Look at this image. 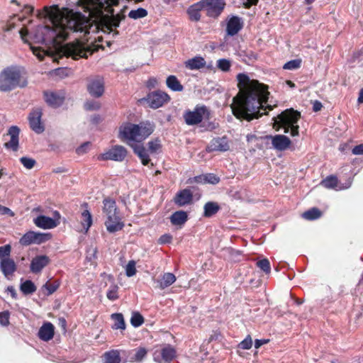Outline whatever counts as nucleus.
Masks as SVG:
<instances>
[{"mask_svg":"<svg viewBox=\"0 0 363 363\" xmlns=\"http://www.w3.org/2000/svg\"><path fill=\"white\" fill-rule=\"evenodd\" d=\"M147 352V350L144 347L138 348L133 354L130 355V362L138 363L141 362L146 357Z\"/></svg>","mask_w":363,"mask_h":363,"instance_id":"40","label":"nucleus"},{"mask_svg":"<svg viewBox=\"0 0 363 363\" xmlns=\"http://www.w3.org/2000/svg\"><path fill=\"white\" fill-rule=\"evenodd\" d=\"M229 150L228 140L227 137L215 138L211 140L206 147V150L211 152H225Z\"/></svg>","mask_w":363,"mask_h":363,"instance_id":"18","label":"nucleus"},{"mask_svg":"<svg viewBox=\"0 0 363 363\" xmlns=\"http://www.w3.org/2000/svg\"><path fill=\"white\" fill-rule=\"evenodd\" d=\"M60 285V281L59 280H55L52 283L46 282L42 286V289H45L47 291L46 295L50 296L57 290Z\"/></svg>","mask_w":363,"mask_h":363,"instance_id":"42","label":"nucleus"},{"mask_svg":"<svg viewBox=\"0 0 363 363\" xmlns=\"http://www.w3.org/2000/svg\"><path fill=\"white\" fill-rule=\"evenodd\" d=\"M321 216V211L317 208H312L302 214V217L308 220H313Z\"/></svg>","mask_w":363,"mask_h":363,"instance_id":"41","label":"nucleus"},{"mask_svg":"<svg viewBox=\"0 0 363 363\" xmlns=\"http://www.w3.org/2000/svg\"><path fill=\"white\" fill-rule=\"evenodd\" d=\"M176 277L174 274L170 272L164 273L162 276L160 281H159L160 288L164 289L171 286L176 281Z\"/></svg>","mask_w":363,"mask_h":363,"instance_id":"36","label":"nucleus"},{"mask_svg":"<svg viewBox=\"0 0 363 363\" xmlns=\"http://www.w3.org/2000/svg\"><path fill=\"white\" fill-rule=\"evenodd\" d=\"M220 182V179L218 177L215 175L214 174H205L204 178V184L209 183L212 184H216Z\"/></svg>","mask_w":363,"mask_h":363,"instance_id":"56","label":"nucleus"},{"mask_svg":"<svg viewBox=\"0 0 363 363\" xmlns=\"http://www.w3.org/2000/svg\"><path fill=\"white\" fill-rule=\"evenodd\" d=\"M111 318L114 321V323L112 326L113 329L125 330V323L123 315L121 313H113L111 315Z\"/></svg>","mask_w":363,"mask_h":363,"instance_id":"39","label":"nucleus"},{"mask_svg":"<svg viewBox=\"0 0 363 363\" xmlns=\"http://www.w3.org/2000/svg\"><path fill=\"white\" fill-rule=\"evenodd\" d=\"M175 354L174 349L170 345H167L160 352L162 359L157 360V356H155L154 359L159 363H169L174 358Z\"/></svg>","mask_w":363,"mask_h":363,"instance_id":"28","label":"nucleus"},{"mask_svg":"<svg viewBox=\"0 0 363 363\" xmlns=\"http://www.w3.org/2000/svg\"><path fill=\"white\" fill-rule=\"evenodd\" d=\"M43 111L41 108H35L28 115L30 128L37 134L44 132L45 126L41 121Z\"/></svg>","mask_w":363,"mask_h":363,"instance_id":"11","label":"nucleus"},{"mask_svg":"<svg viewBox=\"0 0 363 363\" xmlns=\"http://www.w3.org/2000/svg\"><path fill=\"white\" fill-rule=\"evenodd\" d=\"M302 60L299 58L294 59L286 62L283 65L284 69L296 70L301 67Z\"/></svg>","mask_w":363,"mask_h":363,"instance_id":"44","label":"nucleus"},{"mask_svg":"<svg viewBox=\"0 0 363 363\" xmlns=\"http://www.w3.org/2000/svg\"><path fill=\"white\" fill-rule=\"evenodd\" d=\"M33 223L38 228L42 229H52L57 227L60 223L58 219H54L43 215L35 218Z\"/></svg>","mask_w":363,"mask_h":363,"instance_id":"22","label":"nucleus"},{"mask_svg":"<svg viewBox=\"0 0 363 363\" xmlns=\"http://www.w3.org/2000/svg\"><path fill=\"white\" fill-rule=\"evenodd\" d=\"M237 79L240 92L234 97L232 104V111L236 118L250 121L265 114L267 109H272L271 106H264L269 92L263 84L250 79L244 73L238 74Z\"/></svg>","mask_w":363,"mask_h":363,"instance_id":"2","label":"nucleus"},{"mask_svg":"<svg viewBox=\"0 0 363 363\" xmlns=\"http://www.w3.org/2000/svg\"><path fill=\"white\" fill-rule=\"evenodd\" d=\"M125 16L123 13H117L112 15L110 19V26L112 28H118L120 26L121 22L124 20Z\"/></svg>","mask_w":363,"mask_h":363,"instance_id":"47","label":"nucleus"},{"mask_svg":"<svg viewBox=\"0 0 363 363\" xmlns=\"http://www.w3.org/2000/svg\"><path fill=\"white\" fill-rule=\"evenodd\" d=\"M28 80L23 76V69L17 65L5 67L0 72V91L9 92L17 88H24Z\"/></svg>","mask_w":363,"mask_h":363,"instance_id":"3","label":"nucleus"},{"mask_svg":"<svg viewBox=\"0 0 363 363\" xmlns=\"http://www.w3.org/2000/svg\"><path fill=\"white\" fill-rule=\"evenodd\" d=\"M170 99L169 95L161 91H156L150 93L146 99L150 107L152 108H158L163 106L165 102Z\"/></svg>","mask_w":363,"mask_h":363,"instance_id":"14","label":"nucleus"},{"mask_svg":"<svg viewBox=\"0 0 363 363\" xmlns=\"http://www.w3.org/2000/svg\"><path fill=\"white\" fill-rule=\"evenodd\" d=\"M16 269V264L12 259H4L0 261V269L7 279H11Z\"/></svg>","mask_w":363,"mask_h":363,"instance_id":"24","label":"nucleus"},{"mask_svg":"<svg viewBox=\"0 0 363 363\" xmlns=\"http://www.w3.org/2000/svg\"><path fill=\"white\" fill-rule=\"evenodd\" d=\"M48 15L52 23L48 26H38L30 34L28 30H20V35L25 43H28L27 36L34 43L45 45L48 47L56 46L58 40H65L69 31L86 33L87 31V18L81 11H74L68 8L60 9L54 6L48 11Z\"/></svg>","mask_w":363,"mask_h":363,"instance_id":"1","label":"nucleus"},{"mask_svg":"<svg viewBox=\"0 0 363 363\" xmlns=\"http://www.w3.org/2000/svg\"><path fill=\"white\" fill-rule=\"evenodd\" d=\"M89 144V143H84V144H82L81 146H79L77 149V152L78 154H83V153L86 152V148H87Z\"/></svg>","mask_w":363,"mask_h":363,"instance_id":"64","label":"nucleus"},{"mask_svg":"<svg viewBox=\"0 0 363 363\" xmlns=\"http://www.w3.org/2000/svg\"><path fill=\"white\" fill-rule=\"evenodd\" d=\"M193 200V194L189 189L179 191L174 199V203L179 206L190 204Z\"/></svg>","mask_w":363,"mask_h":363,"instance_id":"25","label":"nucleus"},{"mask_svg":"<svg viewBox=\"0 0 363 363\" xmlns=\"http://www.w3.org/2000/svg\"><path fill=\"white\" fill-rule=\"evenodd\" d=\"M133 152L140 158L143 165H147L150 161L148 150L143 145L135 144L132 145Z\"/></svg>","mask_w":363,"mask_h":363,"instance_id":"30","label":"nucleus"},{"mask_svg":"<svg viewBox=\"0 0 363 363\" xmlns=\"http://www.w3.org/2000/svg\"><path fill=\"white\" fill-rule=\"evenodd\" d=\"M30 49L33 51V53L40 60H43V57L45 56V52L44 50H41L40 49H38V48L33 46L30 43Z\"/></svg>","mask_w":363,"mask_h":363,"instance_id":"58","label":"nucleus"},{"mask_svg":"<svg viewBox=\"0 0 363 363\" xmlns=\"http://www.w3.org/2000/svg\"><path fill=\"white\" fill-rule=\"evenodd\" d=\"M9 312H0V324L3 326H7L9 324Z\"/></svg>","mask_w":363,"mask_h":363,"instance_id":"57","label":"nucleus"},{"mask_svg":"<svg viewBox=\"0 0 363 363\" xmlns=\"http://www.w3.org/2000/svg\"><path fill=\"white\" fill-rule=\"evenodd\" d=\"M188 218L186 212L178 211L172 213L170 217L171 223L174 225H182L186 223Z\"/></svg>","mask_w":363,"mask_h":363,"instance_id":"33","label":"nucleus"},{"mask_svg":"<svg viewBox=\"0 0 363 363\" xmlns=\"http://www.w3.org/2000/svg\"><path fill=\"white\" fill-rule=\"evenodd\" d=\"M147 145L149 150L152 153L157 152L161 147L160 141L158 139L150 141Z\"/></svg>","mask_w":363,"mask_h":363,"instance_id":"55","label":"nucleus"},{"mask_svg":"<svg viewBox=\"0 0 363 363\" xmlns=\"http://www.w3.org/2000/svg\"><path fill=\"white\" fill-rule=\"evenodd\" d=\"M186 67L191 69H199L201 68H203L206 65V61L203 57L201 56H196L191 59L188 60L185 62Z\"/></svg>","mask_w":363,"mask_h":363,"instance_id":"32","label":"nucleus"},{"mask_svg":"<svg viewBox=\"0 0 363 363\" xmlns=\"http://www.w3.org/2000/svg\"><path fill=\"white\" fill-rule=\"evenodd\" d=\"M352 152L353 155H363V143L356 145L353 147Z\"/></svg>","mask_w":363,"mask_h":363,"instance_id":"61","label":"nucleus"},{"mask_svg":"<svg viewBox=\"0 0 363 363\" xmlns=\"http://www.w3.org/2000/svg\"><path fill=\"white\" fill-rule=\"evenodd\" d=\"M231 67V62L227 59H219L217 61V67L223 72H228Z\"/></svg>","mask_w":363,"mask_h":363,"instance_id":"48","label":"nucleus"},{"mask_svg":"<svg viewBox=\"0 0 363 363\" xmlns=\"http://www.w3.org/2000/svg\"><path fill=\"white\" fill-rule=\"evenodd\" d=\"M54 326L50 323H46L42 325L38 331V337L40 340L48 341L54 336Z\"/></svg>","mask_w":363,"mask_h":363,"instance_id":"29","label":"nucleus"},{"mask_svg":"<svg viewBox=\"0 0 363 363\" xmlns=\"http://www.w3.org/2000/svg\"><path fill=\"white\" fill-rule=\"evenodd\" d=\"M44 98L45 102L51 107H60L64 102V97L60 96L55 92L45 91Z\"/></svg>","mask_w":363,"mask_h":363,"instance_id":"26","label":"nucleus"},{"mask_svg":"<svg viewBox=\"0 0 363 363\" xmlns=\"http://www.w3.org/2000/svg\"><path fill=\"white\" fill-rule=\"evenodd\" d=\"M50 262L48 256L45 255H37L31 260L30 270L33 274H38L45 268Z\"/></svg>","mask_w":363,"mask_h":363,"instance_id":"20","label":"nucleus"},{"mask_svg":"<svg viewBox=\"0 0 363 363\" xmlns=\"http://www.w3.org/2000/svg\"><path fill=\"white\" fill-rule=\"evenodd\" d=\"M144 322V318L138 312H133L130 318V323L135 327L138 328Z\"/></svg>","mask_w":363,"mask_h":363,"instance_id":"46","label":"nucleus"},{"mask_svg":"<svg viewBox=\"0 0 363 363\" xmlns=\"http://www.w3.org/2000/svg\"><path fill=\"white\" fill-rule=\"evenodd\" d=\"M136 130V124L124 123L119 128V138L132 147V145L137 144Z\"/></svg>","mask_w":363,"mask_h":363,"instance_id":"10","label":"nucleus"},{"mask_svg":"<svg viewBox=\"0 0 363 363\" xmlns=\"http://www.w3.org/2000/svg\"><path fill=\"white\" fill-rule=\"evenodd\" d=\"M85 109L87 111H94L99 108V104L95 101H87L84 104Z\"/></svg>","mask_w":363,"mask_h":363,"instance_id":"59","label":"nucleus"},{"mask_svg":"<svg viewBox=\"0 0 363 363\" xmlns=\"http://www.w3.org/2000/svg\"><path fill=\"white\" fill-rule=\"evenodd\" d=\"M267 138L271 140L273 147L279 151L287 150L291 143V140L284 135H269Z\"/></svg>","mask_w":363,"mask_h":363,"instance_id":"19","label":"nucleus"},{"mask_svg":"<svg viewBox=\"0 0 363 363\" xmlns=\"http://www.w3.org/2000/svg\"><path fill=\"white\" fill-rule=\"evenodd\" d=\"M118 286L116 284L111 285L107 291L106 296L111 301H115L118 299Z\"/></svg>","mask_w":363,"mask_h":363,"instance_id":"49","label":"nucleus"},{"mask_svg":"<svg viewBox=\"0 0 363 363\" xmlns=\"http://www.w3.org/2000/svg\"><path fill=\"white\" fill-rule=\"evenodd\" d=\"M37 289L36 286L31 280L23 281L21 279L20 290L23 295L28 296L33 294Z\"/></svg>","mask_w":363,"mask_h":363,"instance_id":"35","label":"nucleus"},{"mask_svg":"<svg viewBox=\"0 0 363 363\" xmlns=\"http://www.w3.org/2000/svg\"><path fill=\"white\" fill-rule=\"evenodd\" d=\"M51 238V234L48 233H40L35 231H28L20 239L19 242L23 246H28L31 244H42Z\"/></svg>","mask_w":363,"mask_h":363,"instance_id":"8","label":"nucleus"},{"mask_svg":"<svg viewBox=\"0 0 363 363\" xmlns=\"http://www.w3.org/2000/svg\"><path fill=\"white\" fill-rule=\"evenodd\" d=\"M135 262L130 260L125 267V274L128 277H131L136 274Z\"/></svg>","mask_w":363,"mask_h":363,"instance_id":"51","label":"nucleus"},{"mask_svg":"<svg viewBox=\"0 0 363 363\" xmlns=\"http://www.w3.org/2000/svg\"><path fill=\"white\" fill-rule=\"evenodd\" d=\"M300 113L293 109H287L274 118V127L278 130L284 128V133H289L291 136L298 135L299 126L297 125Z\"/></svg>","mask_w":363,"mask_h":363,"instance_id":"4","label":"nucleus"},{"mask_svg":"<svg viewBox=\"0 0 363 363\" xmlns=\"http://www.w3.org/2000/svg\"><path fill=\"white\" fill-rule=\"evenodd\" d=\"M203 10V7L201 1L191 5L186 10L190 21L198 22L201 20V11Z\"/></svg>","mask_w":363,"mask_h":363,"instance_id":"27","label":"nucleus"},{"mask_svg":"<svg viewBox=\"0 0 363 363\" xmlns=\"http://www.w3.org/2000/svg\"><path fill=\"white\" fill-rule=\"evenodd\" d=\"M11 251V247L10 245H5L0 247V261L4 259H11L10 254Z\"/></svg>","mask_w":363,"mask_h":363,"instance_id":"50","label":"nucleus"},{"mask_svg":"<svg viewBox=\"0 0 363 363\" xmlns=\"http://www.w3.org/2000/svg\"><path fill=\"white\" fill-rule=\"evenodd\" d=\"M6 291H8V292H9L11 294V297L13 299H17L18 298L17 293H16V289H14L13 286H8L6 288Z\"/></svg>","mask_w":363,"mask_h":363,"instance_id":"62","label":"nucleus"},{"mask_svg":"<svg viewBox=\"0 0 363 363\" xmlns=\"http://www.w3.org/2000/svg\"><path fill=\"white\" fill-rule=\"evenodd\" d=\"M20 162L23 165V167L28 169H32L36 163L34 159L28 157H21Z\"/></svg>","mask_w":363,"mask_h":363,"instance_id":"53","label":"nucleus"},{"mask_svg":"<svg viewBox=\"0 0 363 363\" xmlns=\"http://www.w3.org/2000/svg\"><path fill=\"white\" fill-rule=\"evenodd\" d=\"M257 265L259 268H260L266 274H269L271 271L269 261L266 258L258 261L257 262Z\"/></svg>","mask_w":363,"mask_h":363,"instance_id":"52","label":"nucleus"},{"mask_svg":"<svg viewBox=\"0 0 363 363\" xmlns=\"http://www.w3.org/2000/svg\"><path fill=\"white\" fill-rule=\"evenodd\" d=\"M65 54L72 57L74 60L79 58H87L89 50L85 49L84 46L79 42L75 43H69L65 48Z\"/></svg>","mask_w":363,"mask_h":363,"instance_id":"12","label":"nucleus"},{"mask_svg":"<svg viewBox=\"0 0 363 363\" xmlns=\"http://www.w3.org/2000/svg\"><path fill=\"white\" fill-rule=\"evenodd\" d=\"M147 11L143 8H138L135 10H131L128 13V17L133 19H139L147 16Z\"/></svg>","mask_w":363,"mask_h":363,"instance_id":"43","label":"nucleus"},{"mask_svg":"<svg viewBox=\"0 0 363 363\" xmlns=\"http://www.w3.org/2000/svg\"><path fill=\"white\" fill-rule=\"evenodd\" d=\"M252 340L250 335H247L242 341L240 342L238 347L242 350H249L252 347Z\"/></svg>","mask_w":363,"mask_h":363,"instance_id":"54","label":"nucleus"},{"mask_svg":"<svg viewBox=\"0 0 363 363\" xmlns=\"http://www.w3.org/2000/svg\"><path fill=\"white\" fill-rule=\"evenodd\" d=\"M183 118L186 125H195L201 123L203 120L211 118V111L205 105L198 104L194 110H187L184 112Z\"/></svg>","mask_w":363,"mask_h":363,"instance_id":"6","label":"nucleus"},{"mask_svg":"<svg viewBox=\"0 0 363 363\" xmlns=\"http://www.w3.org/2000/svg\"><path fill=\"white\" fill-rule=\"evenodd\" d=\"M243 27L242 19L237 16H230L226 20V34L234 36L242 30Z\"/></svg>","mask_w":363,"mask_h":363,"instance_id":"15","label":"nucleus"},{"mask_svg":"<svg viewBox=\"0 0 363 363\" xmlns=\"http://www.w3.org/2000/svg\"><path fill=\"white\" fill-rule=\"evenodd\" d=\"M219 126V124L216 121H209L206 120V121L203 122L200 127L202 128L204 131H213L216 129H217Z\"/></svg>","mask_w":363,"mask_h":363,"instance_id":"45","label":"nucleus"},{"mask_svg":"<svg viewBox=\"0 0 363 363\" xmlns=\"http://www.w3.org/2000/svg\"><path fill=\"white\" fill-rule=\"evenodd\" d=\"M321 185L326 189H335L336 190H343L350 188L352 185V180L348 179L345 184L338 185V179L335 176H328L321 182Z\"/></svg>","mask_w":363,"mask_h":363,"instance_id":"21","label":"nucleus"},{"mask_svg":"<svg viewBox=\"0 0 363 363\" xmlns=\"http://www.w3.org/2000/svg\"><path fill=\"white\" fill-rule=\"evenodd\" d=\"M105 363H120L121 357L118 350H113L104 354Z\"/></svg>","mask_w":363,"mask_h":363,"instance_id":"38","label":"nucleus"},{"mask_svg":"<svg viewBox=\"0 0 363 363\" xmlns=\"http://www.w3.org/2000/svg\"><path fill=\"white\" fill-rule=\"evenodd\" d=\"M127 150L122 145H113L99 156L100 160H113L122 162L127 156Z\"/></svg>","mask_w":363,"mask_h":363,"instance_id":"9","label":"nucleus"},{"mask_svg":"<svg viewBox=\"0 0 363 363\" xmlns=\"http://www.w3.org/2000/svg\"><path fill=\"white\" fill-rule=\"evenodd\" d=\"M220 208V206L216 202L208 201L203 206V216L212 217L219 211Z\"/></svg>","mask_w":363,"mask_h":363,"instance_id":"34","label":"nucleus"},{"mask_svg":"<svg viewBox=\"0 0 363 363\" xmlns=\"http://www.w3.org/2000/svg\"><path fill=\"white\" fill-rule=\"evenodd\" d=\"M89 94L95 98H99L104 92V79L99 76L90 78L87 84Z\"/></svg>","mask_w":363,"mask_h":363,"instance_id":"13","label":"nucleus"},{"mask_svg":"<svg viewBox=\"0 0 363 363\" xmlns=\"http://www.w3.org/2000/svg\"><path fill=\"white\" fill-rule=\"evenodd\" d=\"M172 240V237L170 235L164 234L160 238L159 242L160 244H167L171 242Z\"/></svg>","mask_w":363,"mask_h":363,"instance_id":"60","label":"nucleus"},{"mask_svg":"<svg viewBox=\"0 0 363 363\" xmlns=\"http://www.w3.org/2000/svg\"><path fill=\"white\" fill-rule=\"evenodd\" d=\"M83 206L87 208V203H84ZM81 224L85 233H87L92 225V216L89 211L86 208L81 213Z\"/></svg>","mask_w":363,"mask_h":363,"instance_id":"31","label":"nucleus"},{"mask_svg":"<svg viewBox=\"0 0 363 363\" xmlns=\"http://www.w3.org/2000/svg\"><path fill=\"white\" fill-rule=\"evenodd\" d=\"M109 1L113 5L118 4V0H85V2L82 4V9L84 12L91 14L95 11L102 9Z\"/></svg>","mask_w":363,"mask_h":363,"instance_id":"16","label":"nucleus"},{"mask_svg":"<svg viewBox=\"0 0 363 363\" xmlns=\"http://www.w3.org/2000/svg\"><path fill=\"white\" fill-rule=\"evenodd\" d=\"M20 129L18 126L12 125L8 130V135L11 137L9 142L4 144L6 149H11L13 151H17L19 145Z\"/></svg>","mask_w":363,"mask_h":363,"instance_id":"23","label":"nucleus"},{"mask_svg":"<svg viewBox=\"0 0 363 363\" xmlns=\"http://www.w3.org/2000/svg\"><path fill=\"white\" fill-rule=\"evenodd\" d=\"M269 342V340H265V339H257L255 340V347L258 349L259 347H260L262 345L264 344H266Z\"/></svg>","mask_w":363,"mask_h":363,"instance_id":"63","label":"nucleus"},{"mask_svg":"<svg viewBox=\"0 0 363 363\" xmlns=\"http://www.w3.org/2000/svg\"><path fill=\"white\" fill-rule=\"evenodd\" d=\"M103 203V212L106 216L105 225L107 230L111 233L121 230L124 224L118 215L116 201L111 199H105Z\"/></svg>","mask_w":363,"mask_h":363,"instance_id":"5","label":"nucleus"},{"mask_svg":"<svg viewBox=\"0 0 363 363\" xmlns=\"http://www.w3.org/2000/svg\"><path fill=\"white\" fill-rule=\"evenodd\" d=\"M155 126L150 122H141L136 124V141L140 143L149 137L154 131Z\"/></svg>","mask_w":363,"mask_h":363,"instance_id":"17","label":"nucleus"},{"mask_svg":"<svg viewBox=\"0 0 363 363\" xmlns=\"http://www.w3.org/2000/svg\"><path fill=\"white\" fill-rule=\"evenodd\" d=\"M167 86L173 91H182L184 89L183 85L174 75H170L166 80Z\"/></svg>","mask_w":363,"mask_h":363,"instance_id":"37","label":"nucleus"},{"mask_svg":"<svg viewBox=\"0 0 363 363\" xmlns=\"http://www.w3.org/2000/svg\"><path fill=\"white\" fill-rule=\"evenodd\" d=\"M206 16L217 19L223 12L226 2L225 0H200Z\"/></svg>","mask_w":363,"mask_h":363,"instance_id":"7","label":"nucleus"}]
</instances>
